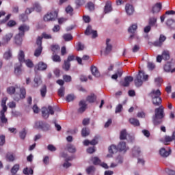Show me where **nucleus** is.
Masks as SVG:
<instances>
[{
    "label": "nucleus",
    "instance_id": "obj_49",
    "mask_svg": "<svg viewBox=\"0 0 175 175\" xmlns=\"http://www.w3.org/2000/svg\"><path fill=\"white\" fill-rule=\"evenodd\" d=\"M19 18L21 21H23V23H25V21L28 20V15H27V14H21L19 16Z\"/></svg>",
    "mask_w": 175,
    "mask_h": 175
},
{
    "label": "nucleus",
    "instance_id": "obj_14",
    "mask_svg": "<svg viewBox=\"0 0 175 175\" xmlns=\"http://www.w3.org/2000/svg\"><path fill=\"white\" fill-rule=\"evenodd\" d=\"M109 43H110L109 38L107 39L106 40V48H105V51H104L105 55H107L110 54V53H111V50H113V46L111 45V44H109Z\"/></svg>",
    "mask_w": 175,
    "mask_h": 175
},
{
    "label": "nucleus",
    "instance_id": "obj_2",
    "mask_svg": "<svg viewBox=\"0 0 175 175\" xmlns=\"http://www.w3.org/2000/svg\"><path fill=\"white\" fill-rule=\"evenodd\" d=\"M7 92L9 95H14L13 99L16 102H18L20 99H25V96L27 95L25 88H21L17 85L8 88Z\"/></svg>",
    "mask_w": 175,
    "mask_h": 175
},
{
    "label": "nucleus",
    "instance_id": "obj_48",
    "mask_svg": "<svg viewBox=\"0 0 175 175\" xmlns=\"http://www.w3.org/2000/svg\"><path fill=\"white\" fill-rule=\"evenodd\" d=\"M57 94L59 96H65V87L62 86L57 91Z\"/></svg>",
    "mask_w": 175,
    "mask_h": 175
},
{
    "label": "nucleus",
    "instance_id": "obj_52",
    "mask_svg": "<svg viewBox=\"0 0 175 175\" xmlns=\"http://www.w3.org/2000/svg\"><path fill=\"white\" fill-rule=\"evenodd\" d=\"M76 50L77 51H82V50H84V44H83L81 42H78Z\"/></svg>",
    "mask_w": 175,
    "mask_h": 175
},
{
    "label": "nucleus",
    "instance_id": "obj_11",
    "mask_svg": "<svg viewBox=\"0 0 175 175\" xmlns=\"http://www.w3.org/2000/svg\"><path fill=\"white\" fill-rule=\"evenodd\" d=\"M79 105L80 107L78 109V113H79V114H83V113L87 110V103L85 100H82L79 102Z\"/></svg>",
    "mask_w": 175,
    "mask_h": 175
},
{
    "label": "nucleus",
    "instance_id": "obj_61",
    "mask_svg": "<svg viewBox=\"0 0 175 175\" xmlns=\"http://www.w3.org/2000/svg\"><path fill=\"white\" fill-rule=\"evenodd\" d=\"M14 73L16 75V76H19V75L21 73V66H18L15 68Z\"/></svg>",
    "mask_w": 175,
    "mask_h": 175
},
{
    "label": "nucleus",
    "instance_id": "obj_9",
    "mask_svg": "<svg viewBox=\"0 0 175 175\" xmlns=\"http://www.w3.org/2000/svg\"><path fill=\"white\" fill-rule=\"evenodd\" d=\"M85 35L88 36L92 35V39H95L98 38V31L96 30H92V27L91 25H88L85 31Z\"/></svg>",
    "mask_w": 175,
    "mask_h": 175
},
{
    "label": "nucleus",
    "instance_id": "obj_29",
    "mask_svg": "<svg viewBox=\"0 0 175 175\" xmlns=\"http://www.w3.org/2000/svg\"><path fill=\"white\" fill-rule=\"evenodd\" d=\"M140 152H142V150H140V148L138 146H134L133 148V157H139L140 155Z\"/></svg>",
    "mask_w": 175,
    "mask_h": 175
},
{
    "label": "nucleus",
    "instance_id": "obj_40",
    "mask_svg": "<svg viewBox=\"0 0 175 175\" xmlns=\"http://www.w3.org/2000/svg\"><path fill=\"white\" fill-rule=\"evenodd\" d=\"M18 170H20V165L15 164L11 169V173L12 174H16Z\"/></svg>",
    "mask_w": 175,
    "mask_h": 175
},
{
    "label": "nucleus",
    "instance_id": "obj_37",
    "mask_svg": "<svg viewBox=\"0 0 175 175\" xmlns=\"http://www.w3.org/2000/svg\"><path fill=\"white\" fill-rule=\"evenodd\" d=\"M66 150L68 152H71V154L76 152V147L70 144L67 145Z\"/></svg>",
    "mask_w": 175,
    "mask_h": 175
},
{
    "label": "nucleus",
    "instance_id": "obj_25",
    "mask_svg": "<svg viewBox=\"0 0 175 175\" xmlns=\"http://www.w3.org/2000/svg\"><path fill=\"white\" fill-rule=\"evenodd\" d=\"M166 25L170 28V29H174L175 28V21L174 19H167L166 21Z\"/></svg>",
    "mask_w": 175,
    "mask_h": 175
},
{
    "label": "nucleus",
    "instance_id": "obj_21",
    "mask_svg": "<svg viewBox=\"0 0 175 175\" xmlns=\"http://www.w3.org/2000/svg\"><path fill=\"white\" fill-rule=\"evenodd\" d=\"M112 10L113 8L111 7V1H107L104 8V13L107 14V13H110Z\"/></svg>",
    "mask_w": 175,
    "mask_h": 175
},
{
    "label": "nucleus",
    "instance_id": "obj_53",
    "mask_svg": "<svg viewBox=\"0 0 175 175\" xmlns=\"http://www.w3.org/2000/svg\"><path fill=\"white\" fill-rule=\"evenodd\" d=\"M75 98L76 97L75 96V95H73V94H68L66 97V102H72V100H75Z\"/></svg>",
    "mask_w": 175,
    "mask_h": 175
},
{
    "label": "nucleus",
    "instance_id": "obj_22",
    "mask_svg": "<svg viewBox=\"0 0 175 175\" xmlns=\"http://www.w3.org/2000/svg\"><path fill=\"white\" fill-rule=\"evenodd\" d=\"M163 69L165 70V72H171V73H174L175 72V68L174 69H172V63L170 62H167L164 67Z\"/></svg>",
    "mask_w": 175,
    "mask_h": 175
},
{
    "label": "nucleus",
    "instance_id": "obj_60",
    "mask_svg": "<svg viewBox=\"0 0 175 175\" xmlns=\"http://www.w3.org/2000/svg\"><path fill=\"white\" fill-rule=\"evenodd\" d=\"M38 38H42V40L44 39H51L52 36L50 34H47L46 33H43L42 34V37L39 36Z\"/></svg>",
    "mask_w": 175,
    "mask_h": 175
},
{
    "label": "nucleus",
    "instance_id": "obj_1",
    "mask_svg": "<svg viewBox=\"0 0 175 175\" xmlns=\"http://www.w3.org/2000/svg\"><path fill=\"white\" fill-rule=\"evenodd\" d=\"M162 93L161 90H152L149 94L148 96L152 99V103L154 106H159V107L154 109V115L152 116V122L154 125H161L163 122L165 118V107L162 105V98H161Z\"/></svg>",
    "mask_w": 175,
    "mask_h": 175
},
{
    "label": "nucleus",
    "instance_id": "obj_3",
    "mask_svg": "<svg viewBox=\"0 0 175 175\" xmlns=\"http://www.w3.org/2000/svg\"><path fill=\"white\" fill-rule=\"evenodd\" d=\"M19 33L14 37V42L18 46H21L23 43V36L25 35V32L29 31V26L23 24L18 27Z\"/></svg>",
    "mask_w": 175,
    "mask_h": 175
},
{
    "label": "nucleus",
    "instance_id": "obj_28",
    "mask_svg": "<svg viewBox=\"0 0 175 175\" xmlns=\"http://www.w3.org/2000/svg\"><path fill=\"white\" fill-rule=\"evenodd\" d=\"M109 154H116V152H118V147H117L116 145H111L109 147Z\"/></svg>",
    "mask_w": 175,
    "mask_h": 175
},
{
    "label": "nucleus",
    "instance_id": "obj_13",
    "mask_svg": "<svg viewBox=\"0 0 175 175\" xmlns=\"http://www.w3.org/2000/svg\"><path fill=\"white\" fill-rule=\"evenodd\" d=\"M137 29V24H133L131 26L129 27L128 29V32L129 33H132L130 35V39H133L135 38V32H136V30Z\"/></svg>",
    "mask_w": 175,
    "mask_h": 175
},
{
    "label": "nucleus",
    "instance_id": "obj_32",
    "mask_svg": "<svg viewBox=\"0 0 175 175\" xmlns=\"http://www.w3.org/2000/svg\"><path fill=\"white\" fill-rule=\"evenodd\" d=\"M40 92L42 98H46V94H47V86H46V85H43Z\"/></svg>",
    "mask_w": 175,
    "mask_h": 175
},
{
    "label": "nucleus",
    "instance_id": "obj_7",
    "mask_svg": "<svg viewBox=\"0 0 175 175\" xmlns=\"http://www.w3.org/2000/svg\"><path fill=\"white\" fill-rule=\"evenodd\" d=\"M42 114L44 118H49L50 114H51V116L54 115V109H53V107L49 106L48 109L44 107H42Z\"/></svg>",
    "mask_w": 175,
    "mask_h": 175
},
{
    "label": "nucleus",
    "instance_id": "obj_42",
    "mask_svg": "<svg viewBox=\"0 0 175 175\" xmlns=\"http://www.w3.org/2000/svg\"><path fill=\"white\" fill-rule=\"evenodd\" d=\"M127 135H128V133H126V130H125V129L122 130L120 132V140L126 139Z\"/></svg>",
    "mask_w": 175,
    "mask_h": 175
},
{
    "label": "nucleus",
    "instance_id": "obj_58",
    "mask_svg": "<svg viewBox=\"0 0 175 175\" xmlns=\"http://www.w3.org/2000/svg\"><path fill=\"white\" fill-rule=\"evenodd\" d=\"M33 9L34 10H36V12H42V7L40 6V5H39V3H35Z\"/></svg>",
    "mask_w": 175,
    "mask_h": 175
},
{
    "label": "nucleus",
    "instance_id": "obj_56",
    "mask_svg": "<svg viewBox=\"0 0 175 175\" xmlns=\"http://www.w3.org/2000/svg\"><path fill=\"white\" fill-rule=\"evenodd\" d=\"M10 17H12V14H8L7 15L5 18L3 20L0 21V24H5L8 20H10Z\"/></svg>",
    "mask_w": 175,
    "mask_h": 175
},
{
    "label": "nucleus",
    "instance_id": "obj_47",
    "mask_svg": "<svg viewBox=\"0 0 175 175\" xmlns=\"http://www.w3.org/2000/svg\"><path fill=\"white\" fill-rule=\"evenodd\" d=\"M20 138L24 140L25 137L27 136V130L25 128L23 129V130L19 133Z\"/></svg>",
    "mask_w": 175,
    "mask_h": 175
},
{
    "label": "nucleus",
    "instance_id": "obj_18",
    "mask_svg": "<svg viewBox=\"0 0 175 175\" xmlns=\"http://www.w3.org/2000/svg\"><path fill=\"white\" fill-rule=\"evenodd\" d=\"M132 81H133V78L131 76H127L124 78V81L121 83V85L122 87H129V84Z\"/></svg>",
    "mask_w": 175,
    "mask_h": 175
},
{
    "label": "nucleus",
    "instance_id": "obj_12",
    "mask_svg": "<svg viewBox=\"0 0 175 175\" xmlns=\"http://www.w3.org/2000/svg\"><path fill=\"white\" fill-rule=\"evenodd\" d=\"M159 154L163 158H167L172 154V149L168 148V150H166L165 148H161L159 150Z\"/></svg>",
    "mask_w": 175,
    "mask_h": 175
},
{
    "label": "nucleus",
    "instance_id": "obj_34",
    "mask_svg": "<svg viewBox=\"0 0 175 175\" xmlns=\"http://www.w3.org/2000/svg\"><path fill=\"white\" fill-rule=\"evenodd\" d=\"M86 9H88L90 12L95 10V4L92 1H89L85 5Z\"/></svg>",
    "mask_w": 175,
    "mask_h": 175
},
{
    "label": "nucleus",
    "instance_id": "obj_19",
    "mask_svg": "<svg viewBox=\"0 0 175 175\" xmlns=\"http://www.w3.org/2000/svg\"><path fill=\"white\" fill-rule=\"evenodd\" d=\"M162 9V4L161 3H157L152 8V13H159Z\"/></svg>",
    "mask_w": 175,
    "mask_h": 175
},
{
    "label": "nucleus",
    "instance_id": "obj_16",
    "mask_svg": "<svg viewBox=\"0 0 175 175\" xmlns=\"http://www.w3.org/2000/svg\"><path fill=\"white\" fill-rule=\"evenodd\" d=\"M118 150L121 152L124 151V152H126L129 148L126 147V144L124 142H121L118 145Z\"/></svg>",
    "mask_w": 175,
    "mask_h": 175
},
{
    "label": "nucleus",
    "instance_id": "obj_38",
    "mask_svg": "<svg viewBox=\"0 0 175 175\" xmlns=\"http://www.w3.org/2000/svg\"><path fill=\"white\" fill-rule=\"evenodd\" d=\"M63 39L65 42H70V40H73V36L70 33H66L63 35Z\"/></svg>",
    "mask_w": 175,
    "mask_h": 175
},
{
    "label": "nucleus",
    "instance_id": "obj_6",
    "mask_svg": "<svg viewBox=\"0 0 175 175\" xmlns=\"http://www.w3.org/2000/svg\"><path fill=\"white\" fill-rule=\"evenodd\" d=\"M58 17V12L52 11L48 12L45 16H44V21H55V19Z\"/></svg>",
    "mask_w": 175,
    "mask_h": 175
},
{
    "label": "nucleus",
    "instance_id": "obj_43",
    "mask_svg": "<svg viewBox=\"0 0 175 175\" xmlns=\"http://www.w3.org/2000/svg\"><path fill=\"white\" fill-rule=\"evenodd\" d=\"M173 140H174V138L172 136L170 137V136L166 135L164 138V144L165 146H167L169 145V143H170V142H173Z\"/></svg>",
    "mask_w": 175,
    "mask_h": 175
},
{
    "label": "nucleus",
    "instance_id": "obj_20",
    "mask_svg": "<svg viewBox=\"0 0 175 175\" xmlns=\"http://www.w3.org/2000/svg\"><path fill=\"white\" fill-rule=\"evenodd\" d=\"M125 10L129 16L133 14V12H135V9L133 8V5L129 3L126 4Z\"/></svg>",
    "mask_w": 175,
    "mask_h": 175
},
{
    "label": "nucleus",
    "instance_id": "obj_17",
    "mask_svg": "<svg viewBox=\"0 0 175 175\" xmlns=\"http://www.w3.org/2000/svg\"><path fill=\"white\" fill-rule=\"evenodd\" d=\"M47 64L43 62H40L36 66L35 70H46Z\"/></svg>",
    "mask_w": 175,
    "mask_h": 175
},
{
    "label": "nucleus",
    "instance_id": "obj_10",
    "mask_svg": "<svg viewBox=\"0 0 175 175\" xmlns=\"http://www.w3.org/2000/svg\"><path fill=\"white\" fill-rule=\"evenodd\" d=\"M5 113H6V111H0V126H5V125L9 124L8 118L5 116Z\"/></svg>",
    "mask_w": 175,
    "mask_h": 175
},
{
    "label": "nucleus",
    "instance_id": "obj_31",
    "mask_svg": "<svg viewBox=\"0 0 175 175\" xmlns=\"http://www.w3.org/2000/svg\"><path fill=\"white\" fill-rule=\"evenodd\" d=\"M33 81L35 83L34 87L38 88L42 84V78L39 76L35 77Z\"/></svg>",
    "mask_w": 175,
    "mask_h": 175
},
{
    "label": "nucleus",
    "instance_id": "obj_8",
    "mask_svg": "<svg viewBox=\"0 0 175 175\" xmlns=\"http://www.w3.org/2000/svg\"><path fill=\"white\" fill-rule=\"evenodd\" d=\"M36 44L38 46L34 51V56L39 57L40 54H42V51H43V47L42 46V38L39 37L37 38Z\"/></svg>",
    "mask_w": 175,
    "mask_h": 175
},
{
    "label": "nucleus",
    "instance_id": "obj_46",
    "mask_svg": "<svg viewBox=\"0 0 175 175\" xmlns=\"http://www.w3.org/2000/svg\"><path fill=\"white\" fill-rule=\"evenodd\" d=\"M81 135L83 137H86V136L90 135V129H87L86 127L83 128L81 131Z\"/></svg>",
    "mask_w": 175,
    "mask_h": 175
},
{
    "label": "nucleus",
    "instance_id": "obj_51",
    "mask_svg": "<svg viewBox=\"0 0 175 175\" xmlns=\"http://www.w3.org/2000/svg\"><path fill=\"white\" fill-rule=\"evenodd\" d=\"M66 12L68 14H70V16H73V8H72L70 5H68L67 8H66Z\"/></svg>",
    "mask_w": 175,
    "mask_h": 175
},
{
    "label": "nucleus",
    "instance_id": "obj_64",
    "mask_svg": "<svg viewBox=\"0 0 175 175\" xmlns=\"http://www.w3.org/2000/svg\"><path fill=\"white\" fill-rule=\"evenodd\" d=\"M5 135H0V147L3 146V144H5Z\"/></svg>",
    "mask_w": 175,
    "mask_h": 175
},
{
    "label": "nucleus",
    "instance_id": "obj_35",
    "mask_svg": "<svg viewBox=\"0 0 175 175\" xmlns=\"http://www.w3.org/2000/svg\"><path fill=\"white\" fill-rule=\"evenodd\" d=\"M13 57V55L12 54V50L8 49L7 51H5L3 54V58L5 59H10Z\"/></svg>",
    "mask_w": 175,
    "mask_h": 175
},
{
    "label": "nucleus",
    "instance_id": "obj_44",
    "mask_svg": "<svg viewBox=\"0 0 175 175\" xmlns=\"http://www.w3.org/2000/svg\"><path fill=\"white\" fill-rule=\"evenodd\" d=\"M23 174L25 175H32L33 174V170H32V168H29L28 169V167H25L23 171Z\"/></svg>",
    "mask_w": 175,
    "mask_h": 175
},
{
    "label": "nucleus",
    "instance_id": "obj_33",
    "mask_svg": "<svg viewBox=\"0 0 175 175\" xmlns=\"http://www.w3.org/2000/svg\"><path fill=\"white\" fill-rule=\"evenodd\" d=\"M129 122L131 124V125H133V126H140V122H139V120L133 118L129 119Z\"/></svg>",
    "mask_w": 175,
    "mask_h": 175
},
{
    "label": "nucleus",
    "instance_id": "obj_54",
    "mask_svg": "<svg viewBox=\"0 0 175 175\" xmlns=\"http://www.w3.org/2000/svg\"><path fill=\"white\" fill-rule=\"evenodd\" d=\"M63 79L66 83H70V81H72V77L65 75L63 76Z\"/></svg>",
    "mask_w": 175,
    "mask_h": 175
},
{
    "label": "nucleus",
    "instance_id": "obj_39",
    "mask_svg": "<svg viewBox=\"0 0 175 175\" xmlns=\"http://www.w3.org/2000/svg\"><path fill=\"white\" fill-rule=\"evenodd\" d=\"M86 100L89 102V103H94V102L96 100V96H95V94H91L90 96H88Z\"/></svg>",
    "mask_w": 175,
    "mask_h": 175
},
{
    "label": "nucleus",
    "instance_id": "obj_30",
    "mask_svg": "<svg viewBox=\"0 0 175 175\" xmlns=\"http://www.w3.org/2000/svg\"><path fill=\"white\" fill-rule=\"evenodd\" d=\"M8 101V97L3 98L1 100V107L3 111H8V106H6V102Z\"/></svg>",
    "mask_w": 175,
    "mask_h": 175
},
{
    "label": "nucleus",
    "instance_id": "obj_41",
    "mask_svg": "<svg viewBox=\"0 0 175 175\" xmlns=\"http://www.w3.org/2000/svg\"><path fill=\"white\" fill-rule=\"evenodd\" d=\"M62 68L64 70H66V72H68V70L70 69V62H68L67 60H64Z\"/></svg>",
    "mask_w": 175,
    "mask_h": 175
},
{
    "label": "nucleus",
    "instance_id": "obj_26",
    "mask_svg": "<svg viewBox=\"0 0 175 175\" xmlns=\"http://www.w3.org/2000/svg\"><path fill=\"white\" fill-rule=\"evenodd\" d=\"M122 76V70L121 68H119L117 70L116 73L111 76V79H113V80H117L118 77H121Z\"/></svg>",
    "mask_w": 175,
    "mask_h": 175
},
{
    "label": "nucleus",
    "instance_id": "obj_62",
    "mask_svg": "<svg viewBox=\"0 0 175 175\" xmlns=\"http://www.w3.org/2000/svg\"><path fill=\"white\" fill-rule=\"evenodd\" d=\"M28 68H33V63L32 62V61H31V59H27V60H25V62Z\"/></svg>",
    "mask_w": 175,
    "mask_h": 175
},
{
    "label": "nucleus",
    "instance_id": "obj_23",
    "mask_svg": "<svg viewBox=\"0 0 175 175\" xmlns=\"http://www.w3.org/2000/svg\"><path fill=\"white\" fill-rule=\"evenodd\" d=\"M90 70L92 72V75L95 77H99L100 76V72L98 70V68L95 66H92L90 68Z\"/></svg>",
    "mask_w": 175,
    "mask_h": 175
},
{
    "label": "nucleus",
    "instance_id": "obj_4",
    "mask_svg": "<svg viewBox=\"0 0 175 175\" xmlns=\"http://www.w3.org/2000/svg\"><path fill=\"white\" fill-rule=\"evenodd\" d=\"M143 80L147 81V80H148V75H144L142 71H139L134 80L135 86L142 87V85H143Z\"/></svg>",
    "mask_w": 175,
    "mask_h": 175
},
{
    "label": "nucleus",
    "instance_id": "obj_27",
    "mask_svg": "<svg viewBox=\"0 0 175 175\" xmlns=\"http://www.w3.org/2000/svg\"><path fill=\"white\" fill-rule=\"evenodd\" d=\"M18 59L21 64H22L23 62H25V54L24 53V51H19L18 54Z\"/></svg>",
    "mask_w": 175,
    "mask_h": 175
},
{
    "label": "nucleus",
    "instance_id": "obj_59",
    "mask_svg": "<svg viewBox=\"0 0 175 175\" xmlns=\"http://www.w3.org/2000/svg\"><path fill=\"white\" fill-rule=\"evenodd\" d=\"M148 68L149 70H154L155 69V64L151 62H148Z\"/></svg>",
    "mask_w": 175,
    "mask_h": 175
},
{
    "label": "nucleus",
    "instance_id": "obj_50",
    "mask_svg": "<svg viewBox=\"0 0 175 175\" xmlns=\"http://www.w3.org/2000/svg\"><path fill=\"white\" fill-rule=\"evenodd\" d=\"M15 25H17V23L14 20H10L7 23V27H9V28H12V27H15Z\"/></svg>",
    "mask_w": 175,
    "mask_h": 175
},
{
    "label": "nucleus",
    "instance_id": "obj_63",
    "mask_svg": "<svg viewBox=\"0 0 175 175\" xmlns=\"http://www.w3.org/2000/svg\"><path fill=\"white\" fill-rule=\"evenodd\" d=\"M121 111H122V105L119 104L116 108L115 113L117 114V113H121Z\"/></svg>",
    "mask_w": 175,
    "mask_h": 175
},
{
    "label": "nucleus",
    "instance_id": "obj_24",
    "mask_svg": "<svg viewBox=\"0 0 175 175\" xmlns=\"http://www.w3.org/2000/svg\"><path fill=\"white\" fill-rule=\"evenodd\" d=\"M157 20L158 19L154 16L149 18V21H148L149 25L150 27H155V28H157V27H158V24L157 23Z\"/></svg>",
    "mask_w": 175,
    "mask_h": 175
},
{
    "label": "nucleus",
    "instance_id": "obj_5",
    "mask_svg": "<svg viewBox=\"0 0 175 175\" xmlns=\"http://www.w3.org/2000/svg\"><path fill=\"white\" fill-rule=\"evenodd\" d=\"M35 127L36 129H41L44 132H47V131H50V124L43 122V121H38L35 123Z\"/></svg>",
    "mask_w": 175,
    "mask_h": 175
},
{
    "label": "nucleus",
    "instance_id": "obj_15",
    "mask_svg": "<svg viewBox=\"0 0 175 175\" xmlns=\"http://www.w3.org/2000/svg\"><path fill=\"white\" fill-rule=\"evenodd\" d=\"M12 38H13V33H8L3 36V44H8L10 40H12Z\"/></svg>",
    "mask_w": 175,
    "mask_h": 175
},
{
    "label": "nucleus",
    "instance_id": "obj_45",
    "mask_svg": "<svg viewBox=\"0 0 175 175\" xmlns=\"http://www.w3.org/2000/svg\"><path fill=\"white\" fill-rule=\"evenodd\" d=\"M5 158H6L7 161H8L9 162H13V161H14V159H15L14 155H13L10 152L7 153Z\"/></svg>",
    "mask_w": 175,
    "mask_h": 175
},
{
    "label": "nucleus",
    "instance_id": "obj_55",
    "mask_svg": "<svg viewBox=\"0 0 175 175\" xmlns=\"http://www.w3.org/2000/svg\"><path fill=\"white\" fill-rule=\"evenodd\" d=\"M93 172H95V167H94L92 165L88 167L86 169V172L88 174H91V173H92Z\"/></svg>",
    "mask_w": 175,
    "mask_h": 175
},
{
    "label": "nucleus",
    "instance_id": "obj_57",
    "mask_svg": "<svg viewBox=\"0 0 175 175\" xmlns=\"http://www.w3.org/2000/svg\"><path fill=\"white\" fill-rule=\"evenodd\" d=\"M52 59L54 61V62H61V57H59L58 55H54Z\"/></svg>",
    "mask_w": 175,
    "mask_h": 175
},
{
    "label": "nucleus",
    "instance_id": "obj_36",
    "mask_svg": "<svg viewBox=\"0 0 175 175\" xmlns=\"http://www.w3.org/2000/svg\"><path fill=\"white\" fill-rule=\"evenodd\" d=\"M161 57L165 61L170 59V54L169 53V51H163Z\"/></svg>",
    "mask_w": 175,
    "mask_h": 175
}]
</instances>
